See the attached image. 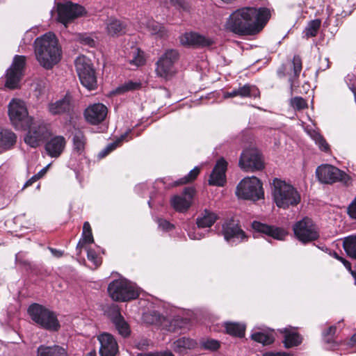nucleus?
Segmentation results:
<instances>
[{
    "label": "nucleus",
    "mask_w": 356,
    "mask_h": 356,
    "mask_svg": "<svg viewBox=\"0 0 356 356\" xmlns=\"http://www.w3.org/2000/svg\"><path fill=\"white\" fill-rule=\"evenodd\" d=\"M345 81L350 90L356 95V76L353 74H348Z\"/></svg>",
    "instance_id": "8fccbe9b"
},
{
    "label": "nucleus",
    "mask_w": 356,
    "mask_h": 356,
    "mask_svg": "<svg viewBox=\"0 0 356 356\" xmlns=\"http://www.w3.org/2000/svg\"><path fill=\"white\" fill-rule=\"evenodd\" d=\"M97 339L100 344V356H115L118 353V343L112 334L104 332L97 337Z\"/></svg>",
    "instance_id": "6ab92c4d"
},
{
    "label": "nucleus",
    "mask_w": 356,
    "mask_h": 356,
    "mask_svg": "<svg viewBox=\"0 0 356 356\" xmlns=\"http://www.w3.org/2000/svg\"><path fill=\"white\" fill-rule=\"evenodd\" d=\"M83 232L84 234L86 233L92 232L90 225L88 222H85L83 226Z\"/></svg>",
    "instance_id": "69168bd1"
},
{
    "label": "nucleus",
    "mask_w": 356,
    "mask_h": 356,
    "mask_svg": "<svg viewBox=\"0 0 356 356\" xmlns=\"http://www.w3.org/2000/svg\"><path fill=\"white\" fill-rule=\"evenodd\" d=\"M8 115L12 124L17 129H25L33 120L29 116L26 106L24 101L13 99L8 106Z\"/></svg>",
    "instance_id": "1a4fd4ad"
},
{
    "label": "nucleus",
    "mask_w": 356,
    "mask_h": 356,
    "mask_svg": "<svg viewBox=\"0 0 356 356\" xmlns=\"http://www.w3.org/2000/svg\"><path fill=\"white\" fill-rule=\"evenodd\" d=\"M66 145L65 138L57 136L49 140L45 145V149L51 157H58L63 152Z\"/></svg>",
    "instance_id": "393cba45"
},
{
    "label": "nucleus",
    "mask_w": 356,
    "mask_h": 356,
    "mask_svg": "<svg viewBox=\"0 0 356 356\" xmlns=\"http://www.w3.org/2000/svg\"><path fill=\"white\" fill-rule=\"evenodd\" d=\"M137 356H174V355L170 351H164L145 354L140 353Z\"/></svg>",
    "instance_id": "bf43d9fd"
},
{
    "label": "nucleus",
    "mask_w": 356,
    "mask_h": 356,
    "mask_svg": "<svg viewBox=\"0 0 356 356\" xmlns=\"http://www.w3.org/2000/svg\"><path fill=\"white\" fill-rule=\"evenodd\" d=\"M94 239L92 234V232L86 233V234L82 233V238L79 240V243L76 245L77 250H81L86 243H93Z\"/></svg>",
    "instance_id": "de8ad7c7"
},
{
    "label": "nucleus",
    "mask_w": 356,
    "mask_h": 356,
    "mask_svg": "<svg viewBox=\"0 0 356 356\" xmlns=\"http://www.w3.org/2000/svg\"><path fill=\"white\" fill-rule=\"evenodd\" d=\"M188 235L189 238L192 240H200L204 237V234H203L202 232H200L199 231H197L195 229L193 230L190 231L188 233Z\"/></svg>",
    "instance_id": "13d9d810"
},
{
    "label": "nucleus",
    "mask_w": 356,
    "mask_h": 356,
    "mask_svg": "<svg viewBox=\"0 0 356 356\" xmlns=\"http://www.w3.org/2000/svg\"><path fill=\"white\" fill-rule=\"evenodd\" d=\"M227 166V163L224 159L221 158L217 161L209 179V185L222 186L225 184Z\"/></svg>",
    "instance_id": "4be33fe9"
},
{
    "label": "nucleus",
    "mask_w": 356,
    "mask_h": 356,
    "mask_svg": "<svg viewBox=\"0 0 356 356\" xmlns=\"http://www.w3.org/2000/svg\"><path fill=\"white\" fill-rule=\"evenodd\" d=\"M200 168L198 167H195L193 170H191L188 174L184 177L178 179L177 181H175L172 186H176L181 184H185L188 182L193 181L196 179L197 175L200 173Z\"/></svg>",
    "instance_id": "79ce46f5"
},
{
    "label": "nucleus",
    "mask_w": 356,
    "mask_h": 356,
    "mask_svg": "<svg viewBox=\"0 0 356 356\" xmlns=\"http://www.w3.org/2000/svg\"><path fill=\"white\" fill-rule=\"evenodd\" d=\"M49 250L51 252V254L56 257H60L63 256V252L59 250H56L53 248H49Z\"/></svg>",
    "instance_id": "e2e57ef3"
},
{
    "label": "nucleus",
    "mask_w": 356,
    "mask_h": 356,
    "mask_svg": "<svg viewBox=\"0 0 356 356\" xmlns=\"http://www.w3.org/2000/svg\"><path fill=\"white\" fill-rule=\"evenodd\" d=\"M38 356H67L65 348L58 346H43L38 348Z\"/></svg>",
    "instance_id": "72a5a7b5"
},
{
    "label": "nucleus",
    "mask_w": 356,
    "mask_h": 356,
    "mask_svg": "<svg viewBox=\"0 0 356 356\" xmlns=\"http://www.w3.org/2000/svg\"><path fill=\"white\" fill-rule=\"evenodd\" d=\"M218 219L216 213L208 209H204L197 216L196 224L198 228L211 227Z\"/></svg>",
    "instance_id": "c85d7f7f"
},
{
    "label": "nucleus",
    "mask_w": 356,
    "mask_h": 356,
    "mask_svg": "<svg viewBox=\"0 0 356 356\" xmlns=\"http://www.w3.org/2000/svg\"><path fill=\"white\" fill-rule=\"evenodd\" d=\"M343 248L350 257L356 259V235L344 238Z\"/></svg>",
    "instance_id": "f704fd0d"
},
{
    "label": "nucleus",
    "mask_w": 356,
    "mask_h": 356,
    "mask_svg": "<svg viewBox=\"0 0 356 356\" xmlns=\"http://www.w3.org/2000/svg\"><path fill=\"white\" fill-rule=\"evenodd\" d=\"M87 255L88 260L93 262L95 266H99L101 264V259L97 257L94 250L88 249L87 250Z\"/></svg>",
    "instance_id": "3c124183"
},
{
    "label": "nucleus",
    "mask_w": 356,
    "mask_h": 356,
    "mask_svg": "<svg viewBox=\"0 0 356 356\" xmlns=\"http://www.w3.org/2000/svg\"><path fill=\"white\" fill-rule=\"evenodd\" d=\"M180 42L183 45L193 47H209L213 41L197 33H185L180 37Z\"/></svg>",
    "instance_id": "5701e85b"
},
{
    "label": "nucleus",
    "mask_w": 356,
    "mask_h": 356,
    "mask_svg": "<svg viewBox=\"0 0 356 356\" xmlns=\"http://www.w3.org/2000/svg\"><path fill=\"white\" fill-rule=\"evenodd\" d=\"M17 141V136L8 129L0 130V154L13 147Z\"/></svg>",
    "instance_id": "cd10ccee"
},
{
    "label": "nucleus",
    "mask_w": 356,
    "mask_h": 356,
    "mask_svg": "<svg viewBox=\"0 0 356 356\" xmlns=\"http://www.w3.org/2000/svg\"><path fill=\"white\" fill-rule=\"evenodd\" d=\"M47 109L52 115H70L73 111L72 97L66 95L63 98L49 103L47 106Z\"/></svg>",
    "instance_id": "aec40b11"
},
{
    "label": "nucleus",
    "mask_w": 356,
    "mask_h": 356,
    "mask_svg": "<svg viewBox=\"0 0 356 356\" xmlns=\"http://www.w3.org/2000/svg\"><path fill=\"white\" fill-rule=\"evenodd\" d=\"M316 175L319 181L323 184H332L338 181L347 184L350 181V177L345 172L329 164L318 166Z\"/></svg>",
    "instance_id": "9d476101"
},
{
    "label": "nucleus",
    "mask_w": 356,
    "mask_h": 356,
    "mask_svg": "<svg viewBox=\"0 0 356 356\" xmlns=\"http://www.w3.org/2000/svg\"><path fill=\"white\" fill-rule=\"evenodd\" d=\"M238 96L241 97H256L259 95V92L254 86L245 84L242 87L238 88Z\"/></svg>",
    "instance_id": "58836bf2"
},
{
    "label": "nucleus",
    "mask_w": 356,
    "mask_h": 356,
    "mask_svg": "<svg viewBox=\"0 0 356 356\" xmlns=\"http://www.w3.org/2000/svg\"><path fill=\"white\" fill-rule=\"evenodd\" d=\"M252 229L259 233L271 236L274 239L282 241L287 235V232L280 227L261 223L258 221H254L252 223Z\"/></svg>",
    "instance_id": "412c9836"
},
{
    "label": "nucleus",
    "mask_w": 356,
    "mask_h": 356,
    "mask_svg": "<svg viewBox=\"0 0 356 356\" xmlns=\"http://www.w3.org/2000/svg\"><path fill=\"white\" fill-rule=\"evenodd\" d=\"M26 64L24 56L16 55L10 68L7 70L6 86L10 89L18 87L20 79L23 75Z\"/></svg>",
    "instance_id": "4468645a"
},
{
    "label": "nucleus",
    "mask_w": 356,
    "mask_h": 356,
    "mask_svg": "<svg viewBox=\"0 0 356 356\" xmlns=\"http://www.w3.org/2000/svg\"><path fill=\"white\" fill-rule=\"evenodd\" d=\"M81 43L88 45V47H94L95 44V40L88 35H81L79 38Z\"/></svg>",
    "instance_id": "5fc2aeb1"
},
{
    "label": "nucleus",
    "mask_w": 356,
    "mask_h": 356,
    "mask_svg": "<svg viewBox=\"0 0 356 356\" xmlns=\"http://www.w3.org/2000/svg\"><path fill=\"white\" fill-rule=\"evenodd\" d=\"M284 343L286 348L296 346L301 343V337L297 333L286 332Z\"/></svg>",
    "instance_id": "a19ab883"
},
{
    "label": "nucleus",
    "mask_w": 356,
    "mask_h": 356,
    "mask_svg": "<svg viewBox=\"0 0 356 356\" xmlns=\"http://www.w3.org/2000/svg\"><path fill=\"white\" fill-rule=\"evenodd\" d=\"M35 44L36 58L45 69H51L60 60L61 49L54 33L49 32L38 38Z\"/></svg>",
    "instance_id": "f03ea898"
},
{
    "label": "nucleus",
    "mask_w": 356,
    "mask_h": 356,
    "mask_svg": "<svg viewBox=\"0 0 356 356\" xmlns=\"http://www.w3.org/2000/svg\"><path fill=\"white\" fill-rule=\"evenodd\" d=\"M75 67L81 83L89 90L97 87V76L91 60L84 56L75 60Z\"/></svg>",
    "instance_id": "6e6552de"
},
{
    "label": "nucleus",
    "mask_w": 356,
    "mask_h": 356,
    "mask_svg": "<svg viewBox=\"0 0 356 356\" xmlns=\"http://www.w3.org/2000/svg\"><path fill=\"white\" fill-rule=\"evenodd\" d=\"M321 60V65L319 66V68L318 70V71H325L327 68L330 67V62L328 58H324L323 59H320Z\"/></svg>",
    "instance_id": "052dcab7"
},
{
    "label": "nucleus",
    "mask_w": 356,
    "mask_h": 356,
    "mask_svg": "<svg viewBox=\"0 0 356 356\" xmlns=\"http://www.w3.org/2000/svg\"><path fill=\"white\" fill-rule=\"evenodd\" d=\"M28 313L31 319L44 329L57 331L60 327L56 315L41 305L32 304L28 309Z\"/></svg>",
    "instance_id": "20e7f679"
},
{
    "label": "nucleus",
    "mask_w": 356,
    "mask_h": 356,
    "mask_svg": "<svg viewBox=\"0 0 356 356\" xmlns=\"http://www.w3.org/2000/svg\"><path fill=\"white\" fill-rule=\"evenodd\" d=\"M107 33L111 36H120L127 32V24L114 17L108 19L106 23Z\"/></svg>",
    "instance_id": "bb28decb"
},
{
    "label": "nucleus",
    "mask_w": 356,
    "mask_h": 356,
    "mask_svg": "<svg viewBox=\"0 0 356 356\" xmlns=\"http://www.w3.org/2000/svg\"><path fill=\"white\" fill-rule=\"evenodd\" d=\"M142 83L139 81L129 80L117 87L114 91L115 94H123L129 91H134L140 89Z\"/></svg>",
    "instance_id": "c9c22d12"
},
{
    "label": "nucleus",
    "mask_w": 356,
    "mask_h": 356,
    "mask_svg": "<svg viewBox=\"0 0 356 356\" xmlns=\"http://www.w3.org/2000/svg\"><path fill=\"white\" fill-rule=\"evenodd\" d=\"M127 57L129 64L135 67L143 65L145 63L143 51L137 47H132Z\"/></svg>",
    "instance_id": "473e14b6"
},
{
    "label": "nucleus",
    "mask_w": 356,
    "mask_h": 356,
    "mask_svg": "<svg viewBox=\"0 0 356 356\" xmlns=\"http://www.w3.org/2000/svg\"><path fill=\"white\" fill-rule=\"evenodd\" d=\"M270 17L266 8L244 7L234 11L227 18L225 28L238 35L258 33Z\"/></svg>",
    "instance_id": "f257e3e1"
},
{
    "label": "nucleus",
    "mask_w": 356,
    "mask_h": 356,
    "mask_svg": "<svg viewBox=\"0 0 356 356\" xmlns=\"http://www.w3.org/2000/svg\"><path fill=\"white\" fill-rule=\"evenodd\" d=\"M172 5L184 11H188L189 4L185 0H170Z\"/></svg>",
    "instance_id": "864d4df0"
},
{
    "label": "nucleus",
    "mask_w": 356,
    "mask_h": 356,
    "mask_svg": "<svg viewBox=\"0 0 356 356\" xmlns=\"http://www.w3.org/2000/svg\"><path fill=\"white\" fill-rule=\"evenodd\" d=\"M143 24L152 35L157 38H163L168 36V31L165 28L154 19H147Z\"/></svg>",
    "instance_id": "2f4dec72"
},
{
    "label": "nucleus",
    "mask_w": 356,
    "mask_h": 356,
    "mask_svg": "<svg viewBox=\"0 0 356 356\" xmlns=\"http://www.w3.org/2000/svg\"><path fill=\"white\" fill-rule=\"evenodd\" d=\"M341 263L344 265V266L348 271H351V264L348 260L343 259Z\"/></svg>",
    "instance_id": "774afa93"
},
{
    "label": "nucleus",
    "mask_w": 356,
    "mask_h": 356,
    "mask_svg": "<svg viewBox=\"0 0 356 356\" xmlns=\"http://www.w3.org/2000/svg\"><path fill=\"white\" fill-rule=\"evenodd\" d=\"M314 139L321 150L325 152L328 151L329 145L327 143L326 140L322 136L318 134H315L314 136Z\"/></svg>",
    "instance_id": "09e8293b"
},
{
    "label": "nucleus",
    "mask_w": 356,
    "mask_h": 356,
    "mask_svg": "<svg viewBox=\"0 0 356 356\" xmlns=\"http://www.w3.org/2000/svg\"><path fill=\"white\" fill-rule=\"evenodd\" d=\"M38 177H36L35 175H33L32 177H31L29 180H27L23 188H27L30 186H31L33 183H35L36 181H38Z\"/></svg>",
    "instance_id": "680f3d73"
},
{
    "label": "nucleus",
    "mask_w": 356,
    "mask_h": 356,
    "mask_svg": "<svg viewBox=\"0 0 356 356\" xmlns=\"http://www.w3.org/2000/svg\"><path fill=\"white\" fill-rule=\"evenodd\" d=\"M302 69L301 58L296 55L293 56L291 62V70L293 73L289 74V82L290 83V93L293 94L295 89L298 86V78Z\"/></svg>",
    "instance_id": "a878e982"
},
{
    "label": "nucleus",
    "mask_w": 356,
    "mask_h": 356,
    "mask_svg": "<svg viewBox=\"0 0 356 356\" xmlns=\"http://www.w3.org/2000/svg\"><path fill=\"white\" fill-rule=\"evenodd\" d=\"M347 211L349 216L356 220V197L348 207Z\"/></svg>",
    "instance_id": "6e6d98bb"
},
{
    "label": "nucleus",
    "mask_w": 356,
    "mask_h": 356,
    "mask_svg": "<svg viewBox=\"0 0 356 356\" xmlns=\"http://www.w3.org/2000/svg\"><path fill=\"white\" fill-rule=\"evenodd\" d=\"M222 234L225 241L230 244H236L246 238L245 232L234 219H230L222 225Z\"/></svg>",
    "instance_id": "dca6fc26"
},
{
    "label": "nucleus",
    "mask_w": 356,
    "mask_h": 356,
    "mask_svg": "<svg viewBox=\"0 0 356 356\" xmlns=\"http://www.w3.org/2000/svg\"><path fill=\"white\" fill-rule=\"evenodd\" d=\"M195 190L193 187H187L181 195H175L171 199V205L179 212L187 211L192 204Z\"/></svg>",
    "instance_id": "f3484780"
},
{
    "label": "nucleus",
    "mask_w": 356,
    "mask_h": 356,
    "mask_svg": "<svg viewBox=\"0 0 356 356\" xmlns=\"http://www.w3.org/2000/svg\"><path fill=\"white\" fill-rule=\"evenodd\" d=\"M296 236L304 243L316 240L319 234L316 226L309 218H304L293 227Z\"/></svg>",
    "instance_id": "f8f14e48"
},
{
    "label": "nucleus",
    "mask_w": 356,
    "mask_h": 356,
    "mask_svg": "<svg viewBox=\"0 0 356 356\" xmlns=\"http://www.w3.org/2000/svg\"><path fill=\"white\" fill-rule=\"evenodd\" d=\"M251 338L252 340L261 343L263 345H269L274 341V338L271 334L261 332L253 333L251 335Z\"/></svg>",
    "instance_id": "ea45409f"
},
{
    "label": "nucleus",
    "mask_w": 356,
    "mask_h": 356,
    "mask_svg": "<svg viewBox=\"0 0 356 356\" xmlns=\"http://www.w3.org/2000/svg\"><path fill=\"white\" fill-rule=\"evenodd\" d=\"M272 195L277 207L287 209L298 205L301 200L298 191L291 184L275 178L272 183Z\"/></svg>",
    "instance_id": "7ed1b4c3"
},
{
    "label": "nucleus",
    "mask_w": 356,
    "mask_h": 356,
    "mask_svg": "<svg viewBox=\"0 0 356 356\" xmlns=\"http://www.w3.org/2000/svg\"><path fill=\"white\" fill-rule=\"evenodd\" d=\"M225 329L227 334L238 337L245 334V325L237 323H226Z\"/></svg>",
    "instance_id": "4c0bfd02"
},
{
    "label": "nucleus",
    "mask_w": 356,
    "mask_h": 356,
    "mask_svg": "<svg viewBox=\"0 0 356 356\" xmlns=\"http://www.w3.org/2000/svg\"><path fill=\"white\" fill-rule=\"evenodd\" d=\"M225 97L229 98L238 96V89H234L231 92H227L224 95Z\"/></svg>",
    "instance_id": "0e129e2a"
},
{
    "label": "nucleus",
    "mask_w": 356,
    "mask_h": 356,
    "mask_svg": "<svg viewBox=\"0 0 356 356\" xmlns=\"http://www.w3.org/2000/svg\"><path fill=\"white\" fill-rule=\"evenodd\" d=\"M48 167H49V165H47L46 167H44V168H42L41 170H40L38 174L35 175V176L36 177H38V179H40V178H42L45 175V173L47 172Z\"/></svg>",
    "instance_id": "338daca9"
},
{
    "label": "nucleus",
    "mask_w": 356,
    "mask_h": 356,
    "mask_svg": "<svg viewBox=\"0 0 356 356\" xmlns=\"http://www.w3.org/2000/svg\"><path fill=\"white\" fill-rule=\"evenodd\" d=\"M195 346L196 342L194 340L183 337L173 342L172 348L175 353L184 354L188 350L195 348Z\"/></svg>",
    "instance_id": "c756f323"
},
{
    "label": "nucleus",
    "mask_w": 356,
    "mask_h": 356,
    "mask_svg": "<svg viewBox=\"0 0 356 356\" xmlns=\"http://www.w3.org/2000/svg\"><path fill=\"white\" fill-rule=\"evenodd\" d=\"M189 321L187 318H183L181 317H177L172 321H171L169 331L177 332L178 328L179 329H188V325Z\"/></svg>",
    "instance_id": "c03bdc74"
},
{
    "label": "nucleus",
    "mask_w": 356,
    "mask_h": 356,
    "mask_svg": "<svg viewBox=\"0 0 356 356\" xmlns=\"http://www.w3.org/2000/svg\"><path fill=\"white\" fill-rule=\"evenodd\" d=\"M24 129H27V132L24 140L26 145L33 148L40 146L51 135L49 124L42 120H33Z\"/></svg>",
    "instance_id": "39448f33"
},
{
    "label": "nucleus",
    "mask_w": 356,
    "mask_h": 356,
    "mask_svg": "<svg viewBox=\"0 0 356 356\" xmlns=\"http://www.w3.org/2000/svg\"><path fill=\"white\" fill-rule=\"evenodd\" d=\"M337 330L336 326H330L324 333L325 341L327 343H332L334 341L332 337L335 334Z\"/></svg>",
    "instance_id": "603ef678"
},
{
    "label": "nucleus",
    "mask_w": 356,
    "mask_h": 356,
    "mask_svg": "<svg viewBox=\"0 0 356 356\" xmlns=\"http://www.w3.org/2000/svg\"><path fill=\"white\" fill-rule=\"evenodd\" d=\"M129 131H127L124 134H122L115 142L111 143L107 145V147L99 153L100 157H104L108 153L114 150L128 136Z\"/></svg>",
    "instance_id": "37998d69"
},
{
    "label": "nucleus",
    "mask_w": 356,
    "mask_h": 356,
    "mask_svg": "<svg viewBox=\"0 0 356 356\" xmlns=\"http://www.w3.org/2000/svg\"><path fill=\"white\" fill-rule=\"evenodd\" d=\"M200 345L204 349L209 350H216L220 347L219 341L212 339L202 340Z\"/></svg>",
    "instance_id": "a18cd8bd"
},
{
    "label": "nucleus",
    "mask_w": 356,
    "mask_h": 356,
    "mask_svg": "<svg viewBox=\"0 0 356 356\" xmlns=\"http://www.w3.org/2000/svg\"><path fill=\"white\" fill-rule=\"evenodd\" d=\"M111 309L112 312V321L119 334L124 338L129 337L131 333L129 325L121 315L118 307L114 305Z\"/></svg>",
    "instance_id": "b1692460"
},
{
    "label": "nucleus",
    "mask_w": 356,
    "mask_h": 356,
    "mask_svg": "<svg viewBox=\"0 0 356 356\" xmlns=\"http://www.w3.org/2000/svg\"><path fill=\"white\" fill-rule=\"evenodd\" d=\"M108 292L111 298L115 301L125 302L136 299L138 291L129 281L124 279L115 280L108 286Z\"/></svg>",
    "instance_id": "0eeeda50"
},
{
    "label": "nucleus",
    "mask_w": 356,
    "mask_h": 356,
    "mask_svg": "<svg viewBox=\"0 0 356 356\" xmlns=\"http://www.w3.org/2000/svg\"><path fill=\"white\" fill-rule=\"evenodd\" d=\"M87 139L83 132L79 129L74 131L72 137L73 152L79 155L83 154Z\"/></svg>",
    "instance_id": "7c9ffc66"
},
{
    "label": "nucleus",
    "mask_w": 356,
    "mask_h": 356,
    "mask_svg": "<svg viewBox=\"0 0 356 356\" xmlns=\"http://www.w3.org/2000/svg\"><path fill=\"white\" fill-rule=\"evenodd\" d=\"M321 25V20L320 19H315L310 21L303 31L304 37L307 39L315 37L318 33Z\"/></svg>",
    "instance_id": "e433bc0d"
},
{
    "label": "nucleus",
    "mask_w": 356,
    "mask_h": 356,
    "mask_svg": "<svg viewBox=\"0 0 356 356\" xmlns=\"http://www.w3.org/2000/svg\"><path fill=\"white\" fill-rule=\"evenodd\" d=\"M84 10L83 7L72 2L60 4L58 6V19L66 28L68 23L81 16Z\"/></svg>",
    "instance_id": "2eb2a0df"
},
{
    "label": "nucleus",
    "mask_w": 356,
    "mask_h": 356,
    "mask_svg": "<svg viewBox=\"0 0 356 356\" xmlns=\"http://www.w3.org/2000/svg\"><path fill=\"white\" fill-rule=\"evenodd\" d=\"M290 105L296 110H302L307 106L306 100L300 97H295L290 99Z\"/></svg>",
    "instance_id": "49530a36"
},
{
    "label": "nucleus",
    "mask_w": 356,
    "mask_h": 356,
    "mask_svg": "<svg viewBox=\"0 0 356 356\" xmlns=\"http://www.w3.org/2000/svg\"><path fill=\"white\" fill-rule=\"evenodd\" d=\"M108 109L103 104L97 103L89 106L84 111L86 121L93 125L99 124L106 118Z\"/></svg>",
    "instance_id": "a211bd4d"
},
{
    "label": "nucleus",
    "mask_w": 356,
    "mask_h": 356,
    "mask_svg": "<svg viewBox=\"0 0 356 356\" xmlns=\"http://www.w3.org/2000/svg\"><path fill=\"white\" fill-rule=\"evenodd\" d=\"M158 224L159 228L164 231H168L173 228V225L172 224H170L168 221L163 219H159L158 220Z\"/></svg>",
    "instance_id": "4d7b16f0"
},
{
    "label": "nucleus",
    "mask_w": 356,
    "mask_h": 356,
    "mask_svg": "<svg viewBox=\"0 0 356 356\" xmlns=\"http://www.w3.org/2000/svg\"><path fill=\"white\" fill-rule=\"evenodd\" d=\"M236 193L239 198L254 202L264 197L262 184L256 177L243 179L236 187Z\"/></svg>",
    "instance_id": "423d86ee"
},
{
    "label": "nucleus",
    "mask_w": 356,
    "mask_h": 356,
    "mask_svg": "<svg viewBox=\"0 0 356 356\" xmlns=\"http://www.w3.org/2000/svg\"><path fill=\"white\" fill-rule=\"evenodd\" d=\"M239 165L246 172L260 170L264 167L261 155L256 149H245L241 154Z\"/></svg>",
    "instance_id": "ddd939ff"
},
{
    "label": "nucleus",
    "mask_w": 356,
    "mask_h": 356,
    "mask_svg": "<svg viewBox=\"0 0 356 356\" xmlns=\"http://www.w3.org/2000/svg\"><path fill=\"white\" fill-rule=\"evenodd\" d=\"M179 58V53L176 49H169L161 56L156 63L157 76L167 79L175 72L174 65Z\"/></svg>",
    "instance_id": "9b49d317"
}]
</instances>
